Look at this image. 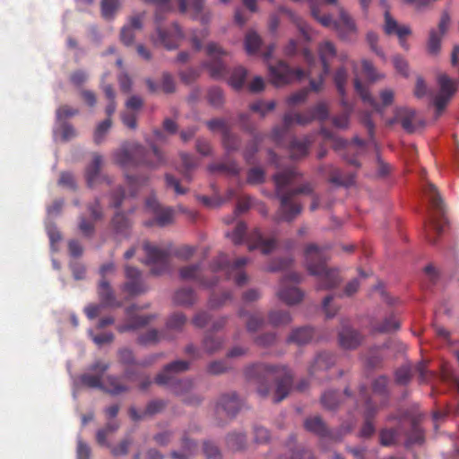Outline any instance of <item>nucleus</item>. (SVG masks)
I'll return each instance as SVG.
<instances>
[{"label":"nucleus","instance_id":"obj_32","mask_svg":"<svg viewBox=\"0 0 459 459\" xmlns=\"http://www.w3.org/2000/svg\"><path fill=\"white\" fill-rule=\"evenodd\" d=\"M179 274H180L181 279H183V280L200 281V265L194 264V265L185 266L180 269ZM201 283L204 286L212 287L215 284V281H212L211 283H206L203 280H201Z\"/></svg>","mask_w":459,"mask_h":459},{"label":"nucleus","instance_id":"obj_2","mask_svg":"<svg viewBox=\"0 0 459 459\" xmlns=\"http://www.w3.org/2000/svg\"><path fill=\"white\" fill-rule=\"evenodd\" d=\"M296 177L297 173L293 169L279 172L274 176L277 194L281 197V207L276 215L279 221H290L299 214L300 206L291 200L295 194H309L312 191L310 185L306 184L294 192H284V188L291 184Z\"/></svg>","mask_w":459,"mask_h":459},{"label":"nucleus","instance_id":"obj_27","mask_svg":"<svg viewBox=\"0 0 459 459\" xmlns=\"http://www.w3.org/2000/svg\"><path fill=\"white\" fill-rule=\"evenodd\" d=\"M384 30L387 35L396 36H409L411 33L409 26L400 25L388 11L385 13Z\"/></svg>","mask_w":459,"mask_h":459},{"label":"nucleus","instance_id":"obj_18","mask_svg":"<svg viewBox=\"0 0 459 459\" xmlns=\"http://www.w3.org/2000/svg\"><path fill=\"white\" fill-rule=\"evenodd\" d=\"M146 210L153 214V221L145 222L146 225L152 226L154 223L160 227L169 224L173 220V211L170 208H161L157 199L151 196L146 200Z\"/></svg>","mask_w":459,"mask_h":459},{"label":"nucleus","instance_id":"obj_38","mask_svg":"<svg viewBox=\"0 0 459 459\" xmlns=\"http://www.w3.org/2000/svg\"><path fill=\"white\" fill-rule=\"evenodd\" d=\"M262 44L260 36L255 30H249L245 38V48L247 54L252 55L258 51Z\"/></svg>","mask_w":459,"mask_h":459},{"label":"nucleus","instance_id":"obj_58","mask_svg":"<svg viewBox=\"0 0 459 459\" xmlns=\"http://www.w3.org/2000/svg\"><path fill=\"white\" fill-rule=\"evenodd\" d=\"M314 116V119L320 121L326 120L329 117V109L325 103L317 104L314 109L310 110Z\"/></svg>","mask_w":459,"mask_h":459},{"label":"nucleus","instance_id":"obj_63","mask_svg":"<svg viewBox=\"0 0 459 459\" xmlns=\"http://www.w3.org/2000/svg\"><path fill=\"white\" fill-rule=\"evenodd\" d=\"M411 377V368L403 366L395 373L396 381L400 384H406Z\"/></svg>","mask_w":459,"mask_h":459},{"label":"nucleus","instance_id":"obj_8","mask_svg":"<svg viewBox=\"0 0 459 459\" xmlns=\"http://www.w3.org/2000/svg\"><path fill=\"white\" fill-rule=\"evenodd\" d=\"M248 263L246 257L236 259L233 264H230L225 254H221L212 263L211 270L214 273H221L229 279H233L238 286L245 284L247 276L244 271L245 265Z\"/></svg>","mask_w":459,"mask_h":459},{"label":"nucleus","instance_id":"obj_64","mask_svg":"<svg viewBox=\"0 0 459 459\" xmlns=\"http://www.w3.org/2000/svg\"><path fill=\"white\" fill-rule=\"evenodd\" d=\"M264 178V171L259 168L251 169L248 172L247 181L250 184H258L263 182Z\"/></svg>","mask_w":459,"mask_h":459},{"label":"nucleus","instance_id":"obj_22","mask_svg":"<svg viewBox=\"0 0 459 459\" xmlns=\"http://www.w3.org/2000/svg\"><path fill=\"white\" fill-rule=\"evenodd\" d=\"M386 385L387 379L385 377H377L373 383V394L369 398L366 396L364 392L361 393L362 402L373 406H377V403L379 402L380 406H384L386 400Z\"/></svg>","mask_w":459,"mask_h":459},{"label":"nucleus","instance_id":"obj_26","mask_svg":"<svg viewBox=\"0 0 459 459\" xmlns=\"http://www.w3.org/2000/svg\"><path fill=\"white\" fill-rule=\"evenodd\" d=\"M126 275L129 280L125 284V289L130 294H140L145 290L144 286L139 281L140 272L137 268L126 266Z\"/></svg>","mask_w":459,"mask_h":459},{"label":"nucleus","instance_id":"obj_12","mask_svg":"<svg viewBox=\"0 0 459 459\" xmlns=\"http://www.w3.org/2000/svg\"><path fill=\"white\" fill-rule=\"evenodd\" d=\"M268 69L270 81L277 87L288 84L295 80H302L307 76L302 69L292 70L283 62H279L276 65H269Z\"/></svg>","mask_w":459,"mask_h":459},{"label":"nucleus","instance_id":"obj_51","mask_svg":"<svg viewBox=\"0 0 459 459\" xmlns=\"http://www.w3.org/2000/svg\"><path fill=\"white\" fill-rule=\"evenodd\" d=\"M126 185L130 189V193L134 195L135 191L142 186H143L147 182L146 177L136 178L134 176H130L126 174Z\"/></svg>","mask_w":459,"mask_h":459},{"label":"nucleus","instance_id":"obj_1","mask_svg":"<svg viewBox=\"0 0 459 459\" xmlns=\"http://www.w3.org/2000/svg\"><path fill=\"white\" fill-rule=\"evenodd\" d=\"M304 255L307 272L317 278L318 290H329L340 283L341 278L337 270L329 268L326 264L329 256L325 247L309 244Z\"/></svg>","mask_w":459,"mask_h":459},{"label":"nucleus","instance_id":"obj_61","mask_svg":"<svg viewBox=\"0 0 459 459\" xmlns=\"http://www.w3.org/2000/svg\"><path fill=\"white\" fill-rule=\"evenodd\" d=\"M399 323L394 317H389L385 320V322L378 325L376 330L377 332L385 333V332H391L394 330L398 329Z\"/></svg>","mask_w":459,"mask_h":459},{"label":"nucleus","instance_id":"obj_60","mask_svg":"<svg viewBox=\"0 0 459 459\" xmlns=\"http://www.w3.org/2000/svg\"><path fill=\"white\" fill-rule=\"evenodd\" d=\"M347 80V72L345 69H339L334 74V82L341 94L344 92V84Z\"/></svg>","mask_w":459,"mask_h":459},{"label":"nucleus","instance_id":"obj_28","mask_svg":"<svg viewBox=\"0 0 459 459\" xmlns=\"http://www.w3.org/2000/svg\"><path fill=\"white\" fill-rule=\"evenodd\" d=\"M340 343L344 349H354L359 346L362 341L361 335L354 329L343 328L339 335Z\"/></svg>","mask_w":459,"mask_h":459},{"label":"nucleus","instance_id":"obj_59","mask_svg":"<svg viewBox=\"0 0 459 459\" xmlns=\"http://www.w3.org/2000/svg\"><path fill=\"white\" fill-rule=\"evenodd\" d=\"M283 12L286 13V14L289 16V18L297 25L300 32L306 37L308 38L307 33V26L306 23L302 21L300 17H299L297 14L293 13L291 11L289 10H283Z\"/></svg>","mask_w":459,"mask_h":459},{"label":"nucleus","instance_id":"obj_16","mask_svg":"<svg viewBox=\"0 0 459 459\" xmlns=\"http://www.w3.org/2000/svg\"><path fill=\"white\" fill-rule=\"evenodd\" d=\"M450 24V16L443 13L437 29L433 28L429 32L427 51L430 55H437L441 48V40L446 33Z\"/></svg>","mask_w":459,"mask_h":459},{"label":"nucleus","instance_id":"obj_20","mask_svg":"<svg viewBox=\"0 0 459 459\" xmlns=\"http://www.w3.org/2000/svg\"><path fill=\"white\" fill-rule=\"evenodd\" d=\"M336 6L338 7L339 19L334 22V30L338 31L342 39H349L357 32L356 23L343 7L340 6L339 4Z\"/></svg>","mask_w":459,"mask_h":459},{"label":"nucleus","instance_id":"obj_39","mask_svg":"<svg viewBox=\"0 0 459 459\" xmlns=\"http://www.w3.org/2000/svg\"><path fill=\"white\" fill-rule=\"evenodd\" d=\"M195 296L191 289H180L174 295V301L180 306L192 305Z\"/></svg>","mask_w":459,"mask_h":459},{"label":"nucleus","instance_id":"obj_6","mask_svg":"<svg viewBox=\"0 0 459 459\" xmlns=\"http://www.w3.org/2000/svg\"><path fill=\"white\" fill-rule=\"evenodd\" d=\"M109 368V364L102 361H96L89 368V372L80 377V382L88 387L105 389L112 394H118L126 390V387L117 383V379L113 377H108V386H104L103 374Z\"/></svg>","mask_w":459,"mask_h":459},{"label":"nucleus","instance_id":"obj_15","mask_svg":"<svg viewBox=\"0 0 459 459\" xmlns=\"http://www.w3.org/2000/svg\"><path fill=\"white\" fill-rule=\"evenodd\" d=\"M354 87L356 92L360 96L363 101L370 105L377 112H382V107H387L391 105L394 100V91L390 89H385L380 92V105L371 97L367 88L361 83L357 76L354 79Z\"/></svg>","mask_w":459,"mask_h":459},{"label":"nucleus","instance_id":"obj_33","mask_svg":"<svg viewBox=\"0 0 459 459\" xmlns=\"http://www.w3.org/2000/svg\"><path fill=\"white\" fill-rule=\"evenodd\" d=\"M98 293L100 296V299L101 302L105 306H115L116 305V299L113 294V291L109 286V283L102 279L100 281L99 288H98Z\"/></svg>","mask_w":459,"mask_h":459},{"label":"nucleus","instance_id":"obj_40","mask_svg":"<svg viewBox=\"0 0 459 459\" xmlns=\"http://www.w3.org/2000/svg\"><path fill=\"white\" fill-rule=\"evenodd\" d=\"M291 319L290 313L283 310H274L269 314V322L274 326L286 325Z\"/></svg>","mask_w":459,"mask_h":459},{"label":"nucleus","instance_id":"obj_9","mask_svg":"<svg viewBox=\"0 0 459 459\" xmlns=\"http://www.w3.org/2000/svg\"><path fill=\"white\" fill-rule=\"evenodd\" d=\"M424 191L425 194L429 196L432 207L435 210V213L431 216L430 219L429 229L426 230V238L429 243L434 244L436 240L431 237L429 231L433 230L438 234L441 233L444 226L446 224V219L444 217L443 201L439 197L436 186L431 183H428Z\"/></svg>","mask_w":459,"mask_h":459},{"label":"nucleus","instance_id":"obj_56","mask_svg":"<svg viewBox=\"0 0 459 459\" xmlns=\"http://www.w3.org/2000/svg\"><path fill=\"white\" fill-rule=\"evenodd\" d=\"M222 346V342L212 336H207L204 341V348L208 353H213L220 350Z\"/></svg>","mask_w":459,"mask_h":459},{"label":"nucleus","instance_id":"obj_48","mask_svg":"<svg viewBox=\"0 0 459 459\" xmlns=\"http://www.w3.org/2000/svg\"><path fill=\"white\" fill-rule=\"evenodd\" d=\"M165 336H162L156 330L152 329L147 331L144 334H142L139 337V342L144 345L153 344L160 342L161 339H165Z\"/></svg>","mask_w":459,"mask_h":459},{"label":"nucleus","instance_id":"obj_17","mask_svg":"<svg viewBox=\"0 0 459 459\" xmlns=\"http://www.w3.org/2000/svg\"><path fill=\"white\" fill-rule=\"evenodd\" d=\"M314 120V116L309 110L303 114L299 113H287L283 117V125L281 127H274L272 133V136L274 140H280L285 134V131L294 125L306 126Z\"/></svg>","mask_w":459,"mask_h":459},{"label":"nucleus","instance_id":"obj_10","mask_svg":"<svg viewBox=\"0 0 459 459\" xmlns=\"http://www.w3.org/2000/svg\"><path fill=\"white\" fill-rule=\"evenodd\" d=\"M437 82L438 91L433 99V104L436 108L437 116H439L456 92L459 82L446 74H439L437 76Z\"/></svg>","mask_w":459,"mask_h":459},{"label":"nucleus","instance_id":"obj_35","mask_svg":"<svg viewBox=\"0 0 459 459\" xmlns=\"http://www.w3.org/2000/svg\"><path fill=\"white\" fill-rule=\"evenodd\" d=\"M364 406L363 415L365 417V424L360 431V435L362 437H369L375 430L372 423L369 421V419L377 412L378 406H373L369 403H364Z\"/></svg>","mask_w":459,"mask_h":459},{"label":"nucleus","instance_id":"obj_30","mask_svg":"<svg viewBox=\"0 0 459 459\" xmlns=\"http://www.w3.org/2000/svg\"><path fill=\"white\" fill-rule=\"evenodd\" d=\"M254 244L249 246V249L259 248L262 253L268 254L275 247V240L273 238L265 239L258 230L253 234Z\"/></svg>","mask_w":459,"mask_h":459},{"label":"nucleus","instance_id":"obj_5","mask_svg":"<svg viewBox=\"0 0 459 459\" xmlns=\"http://www.w3.org/2000/svg\"><path fill=\"white\" fill-rule=\"evenodd\" d=\"M318 53L323 65V70L318 73L316 69V60L313 55L307 50H304V57L308 65L307 76L310 78V87L313 91H319L323 82V76L330 71L328 61L334 57L336 50L333 44L330 41H325L319 45Z\"/></svg>","mask_w":459,"mask_h":459},{"label":"nucleus","instance_id":"obj_45","mask_svg":"<svg viewBox=\"0 0 459 459\" xmlns=\"http://www.w3.org/2000/svg\"><path fill=\"white\" fill-rule=\"evenodd\" d=\"M112 225L117 233L126 235L130 222L124 213L117 212L112 220Z\"/></svg>","mask_w":459,"mask_h":459},{"label":"nucleus","instance_id":"obj_14","mask_svg":"<svg viewBox=\"0 0 459 459\" xmlns=\"http://www.w3.org/2000/svg\"><path fill=\"white\" fill-rule=\"evenodd\" d=\"M143 249L145 252V263L151 266V272L154 275H160L168 269V253L152 245L148 241L143 244Z\"/></svg>","mask_w":459,"mask_h":459},{"label":"nucleus","instance_id":"obj_19","mask_svg":"<svg viewBox=\"0 0 459 459\" xmlns=\"http://www.w3.org/2000/svg\"><path fill=\"white\" fill-rule=\"evenodd\" d=\"M305 428L308 431L314 432L321 437H325L329 435L332 439L339 441L341 440L343 434L348 433L351 429L352 426L342 427V434L332 432L330 433L327 430L326 427L325 426V423L323 422L321 418L318 416H314L307 419V420L305 421Z\"/></svg>","mask_w":459,"mask_h":459},{"label":"nucleus","instance_id":"obj_43","mask_svg":"<svg viewBox=\"0 0 459 459\" xmlns=\"http://www.w3.org/2000/svg\"><path fill=\"white\" fill-rule=\"evenodd\" d=\"M121 0H102L101 13L105 19H111L119 9Z\"/></svg>","mask_w":459,"mask_h":459},{"label":"nucleus","instance_id":"obj_34","mask_svg":"<svg viewBox=\"0 0 459 459\" xmlns=\"http://www.w3.org/2000/svg\"><path fill=\"white\" fill-rule=\"evenodd\" d=\"M208 128L212 132H218L221 133L224 137V144L226 148L232 149L234 148L233 144H230V143L227 142L228 138H230L229 133H228V127L226 125V122L223 119L216 118L212 119L207 122Z\"/></svg>","mask_w":459,"mask_h":459},{"label":"nucleus","instance_id":"obj_23","mask_svg":"<svg viewBox=\"0 0 459 459\" xmlns=\"http://www.w3.org/2000/svg\"><path fill=\"white\" fill-rule=\"evenodd\" d=\"M143 14L132 16L128 22L121 29L120 39L126 46H131L134 43L135 32L143 28Z\"/></svg>","mask_w":459,"mask_h":459},{"label":"nucleus","instance_id":"obj_36","mask_svg":"<svg viewBox=\"0 0 459 459\" xmlns=\"http://www.w3.org/2000/svg\"><path fill=\"white\" fill-rule=\"evenodd\" d=\"M112 121L110 117L106 118L102 122H100L94 130L93 133V141L96 144L102 143L111 128Z\"/></svg>","mask_w":459,"mask_h":459},{"label":"nucleus","instance_id":"obj_53","mask_svg":"<svg viewBox=\"0 0 459 459\" xmlns=\"http://www.w3.org/2000/svg\"><path fill=\"white\" fill-rule=\"evenodd\" d=\"M367 42L369 45L371 50L376 53L377 56H381L382 58H385V56L382 49L378 47V36L377 33L373 31H369L367 33L366 37Z\"/></svg>","mask_w":459,"mask_h":459},{"label":"nucleus","instance_id":"obj_55","mask_svg":"<svg viewBox=\"0 0 459 459\" xmlns=\"http://www.w3.org/2000/svg\"><path fill=\"white\" fill-rule=\"evenodd\" d=\"M338 402V394L334 391L325 392L322 396V403L325 408L334 409Z\"/></svg>","mask_w":459,"mask_h":459},{"label":"nucleus","instance_id":"obj_52","mask_svg":"<svg viewBox=\"0 0 459 459\" xmlns=\"http://www.w3.org/2000/svg\"><path fill=\"white\" fill-rule=\"evenodd\" d=\"M229 368L230 365L226 360H215L208 365L207 371L212 375H219L226 372Z\"/></svg>","mask_w":459,"mask_h":459},{"label":"nucleus","instance_id":"obj_13","mask_svg":"<svg viewBox=\"0 0 459 459\" xmlns=\"http://www.w3.org/2000/svg\"><path fill=\"white\" fill-rule=\"evenodd\" d=\"M206 53L209 60L205 63L210 75L213 79L223 78L226 74V65L222 61V58L227 55L219 45L214 42H211L206 47Z\"/></svg>","mask_w":459,"mask_h":459},{"label":"nucleus","instance_id":"obj_31","mask_svg":"<svg viewBox=\"0 0 459 459\" xmlns=\"http://www.w3.org/2000/svg\"><path fill=\"white\" fill-rule=\"evenodd\" d=\"M314 336L313 330L309 327H301L293 330L288 338L289 342L301 345L309 342Z\"/></svg>","mask_w":459,"mask_h":459},{"label":"nucleus","instance_id":"obj_37","mask_svg":"<svg viewBox=\"0 0 459 459\" xmlns=\"http://www.w3.org/2000/svg\"><path fill=\"white\" fill-rule=\"evenodd\" d=\"M311 141L307 138L303 141L294 140L291 142L290 152V155L293 159H299L304 157L307 153V149Z\"/></svg>","mask_w":459,"mask_h":459},{"label":"nucleus","instance_id":"obj_4","mask_svg":"<svg viewBox=\"0 0 459 459\" xmlns=\"http://www.w3.org/2000/svg\"><path fill=\"white\" fill-rule=\"evenodd\" d=\"M144 148L136 143L123 145L113 152V160L124 169L137 167L140 164L151 169H156L164 163V158L160 152L152 147L153 160L143 158Z\"/></svg>","mask_w":459,"mask_h":459},{"label":"nucleus","instance_id":"obj_7","mask_svg":"<svg viewBox=\"0 0 459 459\" xmlns=\"http://www.w3.org/2000/svg\"><path fill=\"white\" fill-rule=\"evenodd\" d=\"M188 368V362L176 360L167 365L164 370L156 377L159 385H167L177 394L187 393L193 387V382L189 379H176L174 373L183 372Z\"/></svg>","mask_w":459,"mask_h":459},{"label":"nucleus","instance_id":"obj_47","mask_svg":"<svg viewBox=\"0 0 459 459\" xmlns=\"http://www.w3.org/2000/svg\"><path fill=\"white\" fill-rule=\"evenodd\" d=\"M275 108V102L273 100L264 102L258 100L250 105V109L255 113H258L262 117H264L268 112L273 110Z\"/></svg>","mask_w":459,"mask_h":459},{"label":"nucleus","instance_id":"obj_49","mask_svg":"<svg viewBox=\"0 0 459 459\" xmlns=\"http://www.w3.org/2000/svg\"><path fill=\"white\" fill-rule=\"evenodd\" d=\"M186 322V317L183 314H173L167 322L169 330H180Z\"/></svg>","mask_w":459,"mask_h":459},{"label":"nucleus","instance_id":"obj_29","mask_svg":"<svg viewBox=\"0 0 459 459\" xmlns=\"http://www.w3.org/2000/svg\"><path fill=\"white\" fill-rule=\"evenodd\" d=\"M334 362L333 356L327 352L319 353L309 368L310 374L316 375L319 371L329 368Z\"/></svg>","mask_w":459,"mask_h":459},{"label":"nucleus","instance_id":"obj_62","mask_svg":"<svg viewBox=\"0 0 459 459\" xmlns=\"http://www.w3.org/2000/svg\"><path fill=\"white\" fill-rule=\"evenodd\" d=\"M264 319L259 315H251L248 317L247 327L249 332H255L264 325Z\"/></svg>","mask_w":459,"mask_h":459},{"label":"nucleus","instance_id":"obj_3","mask_svg":"<svg viewBox=\"0 0 459 459\" xmlns=\"http://www.w3.org/2000/svg\"><path fill=\"white\" fill-rule=\"evenodd\" d=\"M247 375L251 377L256 378L257 392L262 396H266L269 394V384L276 378H280L276 383V388L273 395V401L279 403L283 400L289 393L291 385V377L286 372L279 373L274 368L264 364H258L251 367Z\"/></svg>","mask_w":459,"mask_h":459},{"label":"nucleus","instance_id":"obj_24","mask_svg":"<svg viewBox=\"0 0 459 459\" xmlns=\"http://www.w3.org/2000/svg\"><path fill=\"white\" fill-rule=\"evenodd\" d=\"M103 164L104 158L98 153H94L92 156V160L87 166L85 171L86 181L90 187H93L98 183L105 179L104 176H102L100 173V168L103 166Z\"/></svg>","mask_w":459,"mask_h":459},{"label":"nucleus","instance_id":"obj_11","mask_svg":"<svg viewBox=\"0 0 459 459\" xmlns=\"http://www.w3.org/2000/svg\"><path fill=\"white\" fill-rule=\"evenodd\" d=\"M301 276L294 272H290L282 278L277 295L281 300L288 305H295L303 299V293L299 288L292 285L300 281Z\"/></svg>","mask_w":459,"mask_h":459},{"label":"nucleus","instance_id":"obj_54","mask_svg":"<svg viewBox=\"0 0 459 459\" xmlns=\"http://www.w3.org/2000/svg\"><path fill=\"white\" fill-rule=\"evenodd\" d=\"M245 233L246 225L242 222H239L238 223L237 227L235 228L232 233H227V237H229L233 243L240 244L243 242Z\"/></svg>","mask_w":459,"mask_h":459},{"label":"nucleus","instance_id":"obj_25","mask_svg":"<svg viewBox=\"0 0 459 459\" xmlns=\"http://www.w3.org/2000/svg\"><path fill=\"white\" fill-rule=\"evenodd\" d=\"M241 407V401L235 393L222 395L217 404V412L224 411L228 416H234Z\"/></svg>","mask_w":459,"mask_h":459},{"label":"nucleus","instance_id":"obj_41","mask_svg":"<svg viewBox=\"0 0 459 459\" xmlns=\"http://www.w3.org/2000/svg\"><path fill=\"white\" fill-rule=\"evenodd\" d=\"M247 74V72L244 67H242V66L237 67L232 72V74L230 77L229 84L235 90L241 89L242 86L244 85Z\"/></svg>","mask_w":459,"mask_h":459},{"label":"nucleus","instance_id":"obj_57","mask_svg":"<svg viewBox=\"0 0 459 459\" xmlns=\"http://www.w3.org/2000/svg\"><path fill=\"white\" fill-rule=\"evenodd\" d=\"M60 132L61 137L64 141H68L77 135L76 130L69 124H64L58 130L55 131V135Z\"/></svg>","mask_w":459,"mask_h":459},{"label":"nucleus","instance_id":"obj_46","mask_svg":"<svg viewBox=\"0 0 459 459\" xmlns=\"http://www.w3.org/2000/svg\"><path fill=\"white\" fill-rule=\"evenodd\" d=\"M207 100L210 105L219 108L224 101L222 91L218 87H212L207 92Z\"/></svg>","mask_w":459,"mask_h":459},{"label":"nucleus","instance_id":"obj_44","mask_svg":"<svg viewBox=\"0 0 459 459\" xmlns=\"http://www.w3.org/2000/svg\"><path fill=\"white\" fill-rule=\"evenodd\" d=\"M152 316H140L134 317L129 323L117 326V330L121 333L135 329L139 326L147 325Z\"/></svg>","mask_w":459,"mask_h":459},{"label":"nucleus","instance_id":"obj_42","mask_svg":"<svg viewBox=\"0 0 459 459\" xmlns=\"http://www.w3.org/2000/svg\"><path fill=\"white\" fill-rule=\"evenodd\" d=\"M204 0H178V8L182 13H185L188 9H192L195 15H197L203 10Z\"/></svg>","mask_w":459,"mask_h":459},{"label":"nucleus","instance_id":"obj_21","mask_svg":"<svg viewBox=\"0 0 459 459\" xmlns=\"http://www.w3.org/2000/svg\"><path fill=\"white\" fill-rule=\"evenodd\" d=\"M396 122H400L405 131L409 133L414 132L418 122L415 110L408 108H395L394 118L388 120L387 124L392 126Z\"/></svg>","mask_w":459,"mask_h":459},{"label":"nucleus","instance_id":"obj_50","mask_svg":"<svg viewBox=\"0 0 459 459\" xmlns=\"http://www.w3.org/2000/svg\"><path fill=\"white\" fill-rule=\"evenodd\" d=\"M362 69L367 78L372 82L383 78V74L377 73L372 63L368 60L362 61Z\"/></svg>","mask_w":459,"mask_h":459}]
</instances>
